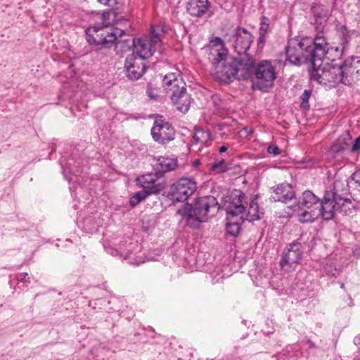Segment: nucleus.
Returning a JSON list of instances; mask_svg holds the SVG:
<instances>
[{
	"label": "nucleus",
	"mask_w": 360,
	"mask_h": 360,
	"mask_svg": "<svg viewBox=\"0 0 360 360\" xmlns=\"http://www.w3.org/2000/svg\"><path fill=\"white\" fill-rule=\"evenodd\" d=\"M212 101L217 108H218V109L222 108V107H221L222 101L219 95H217V94L213 95L212 96Z\"/></svg>",
	"instance_id": "38"
},
{
	"label": "nucleus",
	"mask_w": 360,
	"mask_h": 360,
	"mask_svg": "<svg viewBox=\"0 0 360 360\" xmlns=\"http://www.w3.org/2000/svg\"><path fill=\"white\" fill-rule=\"evenodd\" d=\"M307 342L309 343L310 347H315V344L310 340H309Z\"/></svg>",
	"instance_id": "46"
},
{
	"label": "nucleus",
	"mask_w": 360,
	"mask_h": 360,
	"mask_svg": "<svg viewBox=\"0 0 360 360\" xmlns=\"http://www.w3.org/2000/svg\"><path fill=\"white\" fill-rule=\"evenodd\" d=\"M211 7L209 0H188L186 10L192 17L202 18L209 13Z\"/></svg>",
	"instance_id": "17"
},
{
	"label": "nucleus",
	"mask_w": 360,
	"mask_h": 360,
	"mask_svg": "<svg viewBox=\"0 0 360 360\" xmlns=\"http://www.w3.org/2000/svg\"><path fill=\"white\" fill-rule=\"evenodd\" d=\"M244 130L248 133H252L253 131L251 129H249L248 127H245Z\"/></svg>",
	"instance_id": "47"
},
{
	"label": "nucleus",
	"mask_w": 360,
	"mask_h": 360,
	"mask_svg": "<svg viewBox=\"0 0 360 360\" xmlns=\"http://www.w3.org/2000/svg\"><path fill=\"white\" fill-rule=\"evenodd\" d=\"M340 184V182L335 181L333 189L332 191H327L323 199L319 202L317 213L324 220L328 221L334 217L335 212L336 211V202L335 201V188H338Z\"/></svg>",
	"instance_id": "12"
},
{
	"label": "nucleus",
	"mask_w": 360,
	"mask_h": 360,
	"mask_svg": "<svg viewBox=\"0 0 360 360\" xmlns=\"http://www.w3.org/2000/svg\"><path fill=\"white\" fill-rule=\"evenodd\" d=\"M193 139L195 143H205L210 140V134L207 131L195 128Z\"/></svg>",
	"instance_id": "30"
},
{
	"label": "nucleus",
	"mask_w": 360,
	"mask_h": 360,
	"mask_svg": "<svg viewBox=\"0 0 360 360\" xmlns=\"http://www.w3.org/2000/svg\"><path fill=\"white\" fill-rule=\"evenodd\" d=\"M228 148L225 146H221L219 149V153H223L224 152H226Z\"/></svg>",
	"instance_id": "45"
},
{
	"label": "nucleus",
	"mask_w": 360,
	"mask_h": 360,
	"mask_svg": "<svg viewBox=\"0 0 360 360\" xmlns=\"http://www.w3.org/2000/svg\"><path fill=\"white\" fill-rule=\"evenodd\" d=\"M352 137L349 132H345L340 135L339 138L332 144L330 152L333 154L343 153L346 151H350V143Z\"/></svg>",
	"instance_id": "23"
},
{
	"label": "nucleus",
	"mask_w": 360,
	"mask_h": 360,
	"mask_svg": "<svg viewBox=\"0 0 360 360\" xmlns=\"http://www.w3.org/2000/svg\"><path fill=\"white\" fill-rule=\"evenodd\" d=\"M269 18L263 15L260 18L259 34H266L269 29Z\"/></svg>",
	"instance_id": "34"
},
{
	"label": "nucleus",
	"mask_w": 360,
	"mask_h": 360,
	"mask_svg": "<svg viewBox=\"0 0 360 360\" xmlns=\"http://www.w3.org/2000/svg\"><path fill=\"white\" fill-rule=\"evenodd\" d=\"M146 94L150 98L155 99L157 98V96L153 94V87L151 83H148L147 84Z\"/></svg>",
	"instance_id": "40"
},
{
	"label": "nucleus",
	"mask_w": 360,
	"mask_h": 360,
	"mask_svg": "<svg viewBox=\"0 0 360 360\" xmlns=\"http://www.w3.org/2000/svg\"><path fill=\"white\" fill-rule=\"evenodd\" d=\"M346 192L340 191L338 188H335V198L336 202V211H338L344 214L351 213L352 210L354 208V205L352 200L345 196Z\"/></svg>",
	"instance_id": "21"
},
{
	"label": "nucleus",
	"mask_w": 360,
	"mask_h": 360,
	"mask_svg": "<svg viewBox=\"0 0 360 360\" xmlns=\"http://www.w3.org/2000/svg\"><path fill=\"white\" fill-rule=\"evenodd\" d=\"M340 288H345V284H344V283H341V285H340Z\"/></svg>",
	"instance_id": "50"
},
{
	"label": "nucleus",
	"mask_w": 360,
	"mask_h": 360,
	"mask_svg": "<svg viewBox=\"0 0 360 360\" xmlns=\"http://www.w3.org/2000/svg\"><path fill=\"white\" fill-rule=\"evenodd\" d=\"M106 15H109V13H105V12H104V13H103V18H107V17H106Z\"/></svg>",
	"instance_id": "49"
},
{
	"label": "nucleus",
	"mask_w": 360,
	"mask_h": 360,
	"mask_svg": "<svg viewBox=\"0 0 360 360\" xmlns=\"http://www.w3.org/2000/svg\"><path fill=\"white\" fill-rule=\"evenodd\" d=\"M162 85L176 109L183 113L188 112L191 98L181 79H179L175 73H169L164 77Z\"/></svg>",
	"instance_id": "5"
},
{
	"label": "nucleus",
	"mask_w": 360,
	"mask_h": 360,
	"mask_svg": "<svg viewBox=\"0 0 360 360\" xmlns=\"http://www.w3.org/2000/svg\"><path fill=\"white\" fill-rule=\"evenodd\" d=\"M151 193L143 188L142 191L136 192L129 200V205L131 207L136 206L140 202L143 200L148 195Z\"/></svg>",
	"instance_id": "31"
},
{
	"label": "nucleus",
	"mask_w": 360,
	"mask_h": 360,
	"mask_svg": "<svg viewBox=\"0 0 360 360\" xmlns=\"http://www.w3.org/2000/svg\"><path fill=\"white\" fill-rule=\"evenodd\" d=\"M245 205H248V198L240 190L234 189L223 198L222 208L228 216H240L245 210Z\"/></svg>",
	"instance_id": "11"
},
{
	"label": "nucleus",
	"mask_w": 360,
	"mask_h": 360,
	"mask_svg": "<svg viewBox=\"0 0 360 360\" xmlns=\"http://www.w3.org/2000/svg\"><path fill=\"white\" fill-rule=\"evenodd\" d=\"M245 60L242 72L245 80L250 79L256 89L264 92L274 86L277 72L276 67L271 60H262L256 63L252 55H248Z\"/></svg>",
	"instance_id": "4"
},
{
	"label": "nucleus",
	"mask_w": 360,
	"mask_h": 360,
	"mask_svg": "<svg viewBox=\"0 0 360 360\" xmlns=\"http://www.w3.org/2000/svg\"><path fill=\"white\" fill-rule=\"evenodd\" d=\"M124 68L127 76L131 80H138L145 73L147 65L145 60L130 54L125 59Z\"/></svg>",
	"instance_id": "14"
},
{
	"label": "nucleus",
	"mask_w": 360,
	"mask_h": 360,
	"mask_svg": "<svg viewBox=\"0 0 360 360\" xmlns=\"http://www.w3.org/2000/svg\"><path fill=\"white\" fill-rule=\"evenodd\" d=\"M161 44L158 32L154 27L150 28L149 37L134 38V48L131 55L146 60L151 57Z\"/></svg>",
	"instance_id": "8"
},
{
	"label": "nucleus",
	"mask_w": 360,
	"mask_h": 360,
	"mask_svg": "<svg viewBox=\"0 0 360 360\" xmlns=\"http://www.w3.org/2000/svg\"><path fill=\"white\" fill-rule=\"evenodd\" d=\"M359 150H360V136L355 139L354 144L350 147L351 152L357 151Z\"/></svg>",
	"instance_id": "41"
},
{
	"label": "nucleus",
	"mask_w": 360,
	"mask_h": 360,
	"mask_svg": "<svg viewBox=\"0 0 360 360\" xmlns=\"http://www.w3.org/2000/svg\"><path fill=\"white\" fill-rule=\"evenodd\" d=\"M311 96V91L305 89L302 94L300 96L301 98V104L300 107L302 109L308 110L309 108V99Z\"/></svg>",
	"instance_id": "33"
},
{
	"label": "nucleus",
	"mask_w": 360,
	"mask_h": 360,
	"mask_svg": "<svg viewBox=\"0 0 360 360\" xmlns=\"http://www.w3.org/2000/svg\"><path fill=\"white\" fill-rule=\"evenodd\" d=\"M300 41L301 54L306 58V64L311 65L308 70L311 80L323 84H352L354 73L352 64L353 57L335 65H323L328 46L324 36H316L313 40L308 38L300 39Z\"/></svg>",
	"instance_id": "1"
},
{
	"label": "nucleus",
	"mask_w": 360,
	"mask_h": 360,
	"mask_svg": "<svg viewBox=\"0 0 360 360\" xmlns=\"http://www.w3.org/2000/svg\"><path fill=\"white\" fill-rule=\"evenodd\" d=\"M270 200L271 202H280L287 203L295 198V192L290 184L283 183L272 187Z\"/></svg>",
	"instance_id": "16"
},
{
	"label": "nucleus",
	"mask_w": 360,
	"mask_h": 360,
	"mask_svg": "<svg viewBox=\"0 0 360 360\" xmlns=\"http://www.w3.org/2000/svg\"><path fill=\"white\" fill-rule=\"evenodd\" d=\"M307 240H309V244H308V248H313V245H314V237L311 236H309L307 237Z\"/></svg>",
	"instance_id": "44"
},
{
	"label": "nucleus",
	"mask_w": 360,
	"mask_h": 360,
	"mask_svg": "<svg viewBox=\"0 0 360 360\" xmlns=\"http://www.w3.org/2000/svg\"><path fill=\"white\" fill-rule=\"evenodd\" d=\"M352 181H354L356 188L360 191V169L356 170L350 176Z\"/></svg>",
	"instance_id": "37"
},
{
	"label": "nucleus",
	"mask_w": 360,
	"mask_h": 360,
	"mask_svg": "<svg viewBox=\"0 0 360 360\" xmlns=\"http://www.w3.org/2000/svg\"><path fill=\"white\" fill-rule=\"evenodd\" d=\"M248 55L231 56L227 49L214 48L208 53V60L212 64V75L218 81L229 83L233 79L245 80L243 77L242 69L245 67Z\"/></svg>",
	"instance_id": "2"
},
{
	"label": "nucleus",
	"mask_w": 360,
	"mask_h": 360,
	"mask_svg": "<svg viewBox=\"0 0 360 360\" xmlns=\"http://www.w3.org/2000/svg\"><path fill=\"white\" fill-rule=\"evenodd\" d=\"M267 152L269 154H273L274 155H278L281 153V150L277 146L270 145L267 148Z\"/></svg>",
	"instance_id": "39"
},
{
	"label": "nucleus",
	"mask_w": 360,
	"mask_h": 360,
	"mask_svg": "<svg viewBox=\"0 0 360 360\" xmlns=\"http://www.w3.org/2000/svg\"><path fill=\"white\" fill-rule=\"evenodd\" d=\"M199 164H200V160H195L194 161V162H193L194 166H196V165H198Z\"/></svg>",
	"instance_id": "48"
},
{
	"label": "nucleus",
	"mask_w": 360,
	"mask_h": 360,
	"mask_svg": "<svg viewBox=\"0 0 360 360\" xmlns=\"http://www.w3.org/2000/svg\"><path fill=\"white\" fill-rule=\"evenodd\" d=\"M266 34H259V38L257 39V46L259 48H262L265 44Z\"/></svg>",
	"instance_id": "42"
},
{
	"label": "nucleus",
	"mask_w": 360,
	"mask_h": 360,
	"mask_svg": "<svg viewBox=\"0 0 360 360\" xmlns=\"http://www.w3.org/2000/svg\"><path fill=\"white\" fill-rule=\"evenodd\" d=\"M113 46H115L117 54H122L126 53L129 51L131 48H134V38L119 39L115 41Z\"/></svg>",
	"instance_id": "28"
},
{
	"label": "nucleus",
	"mask_w": 360,
	"mask_h": 360,
	"mask_svg": "<svg viewBox=\"0 0 360 360\" xmlns=\"http://www.w3.org/2000/svg\"><path fill=\"white\" fill-rule=\"evenodd\" d=\"M311 11L314 16L315 24L321 25L327 22L329 17V10L326 6L314 4L311 6Z\"/></svg>",
	"instance_id": "24"
},
{
	"label": "nucleus",
	"mask_w": 360,
	"mask_h": 360,
	"mask_svg": "<svg viewBox=\"0 0 360 360\" xmlns=\"http://www.w3.org/2000/svg\"><path fill=\"white\" fill-rule=\"evenodd\" d=\"M318 216V213L315 209H304L301 210L299 216V221L302 223H307L313 221Z\"/></svg>",
	"instance_id": "29"
},
{
	"label": "nucleus",
	"mask_w": 360,
	"mask_h": 360,
	"mask_svg": "<svg viewBox=\"0 0 360 360\" xmlns=\"http://www.w3.org/2000/svg\"><path fill=\"white\" fill-rule=\"evenodd\" d=\"M29 279H30V277L28 276L27 273L21 274L18 276V280L19 282H29L30 283V281H29Z\"/></svg>",
	"instance_id": "43"
},
{
	"label": "nucleus",
	"mask_w": 360,
	"mask_h": 360,
	"mask_svg": "<svg viewBox=\"0 0 360 360\" xmlns=\"http://www.w3.org/2000/svg\"><path fill=\"white\" fill-rule=\"evenodd\" d=\"M161 178L158 176L157 172L143 174L138 178L141 187L152 194L158 193L160 190V183H158V179Z\"/></svg>",
	"instance_id": "20"
},
{
	"label": "nucleus",
	"mask_w": 360,
	"mask_h": 360,
	"mask_svg": "<svg viewBox=\"0 0 360 360\" xmlns=\"http://www.w3.org/2000/svg\"><path fill=\"white\" fill-rule=\"evenodd\" d=\"M219 209L217 198L212 195H206L196 198L191 204H185L183 208L178 210V213L182 216L187 226L199 229L202 223L214 217Z\"/></svg>",
	"instance_id": "3"
},
{
	"label": "nucleus",
	"mask_w": 360,
	"mask_h": 360,
	"mask_svg": "<svg viewBox=\"0 0 360 360\" xmlns=\"http://www.w3.org/2000/svg\"><path fill=\"white\" fill-rule=\"evenodd\" d=\"M301 41L299 39H290L285 48L286 62L295 66L306 64V58L301 54Z\"/></svg>",
	"instance_id": "15"
},
{
	"label": "nucleus",
	"mask_w": 360,
	"mask_h": 360,
	"mask_svg": "<svg viewBox=\"0 0 360 360\" xmlns=\"http://www.w3.org/2000/svg\"><path fill=\"white\" fill-rule=\"evenodd\" d=\"M328 46L329 45L328 44V46L326 49L327 50V53L325 57L330 59L331 56H334V58H331L332 62H335V61H336L337 59H338L340 60L338 62V63H339L340 62H344L346 59L351 57V56H349V57H347L345 59L342 60V58H343V56L345 53V47L340 48V47L337 46V47L329 48ZM352 57H353L352 61H354L355 58L354 56H352ZM335 64H337V63L328 64V65H335ZM352 66H354L353 62H352ZM326 65H328V64H326ZM353 68L355 69L354 67H353Z\"/></svg>",
	"instance_id": "26"
},
{
	"label": "nucleus",
	"mask_w": 360,
	"mask_h": 360,
	"mask_svg": "<svg viewBox=\"0 0 360 360\" xmlns=\"http://www.w3.org/2000/svg\"><path fill=\"white\" fill-rule=\"evenodd\" d=\"M257 195L254 196L248 205H245V210L240 214L241 221L245 220L250 222L259 219L264 214V212L260 209Z\"/></svg>",
	"instance_id": "19"
},
{
	"label": "nucleus",
	"mask_w": 360,
	"mask_h": 360,
	"mask_svg": "<svg viewBox=\"0 0 360 360\" xmlns=\"http://www.w3.org/2000/svg\"><path fill=\"white\" fill-rule=\"evenodd\" d=\"M320 200L310 191H306L302 193V196L300 198L297 204L295 206L297 211L304 209H318Z\"/></svg>",
	"instance_id": "22"
},
{
	"label": "nucleus",
	"mask_w": 360,
	"mask_h": 360,
	"mask_svg": "<svg viewBox=\"0 0 360 360\" xmlns=\"http://www.w3.org/2000/svg\"><path fill=\"white\" fill-rule=\"evenodd\" d=\"M229 169L227 165H226L224 160H215L210 167V170L221 173L226 172Z\"/></svg>",
	"instance_id": "32"
},
{
	"label": "nucleus",
	"mask_w": 360,
	"mask_h": 360,
	"mask_svg": "<svg viewBox=\"0 0 360 360\" xmlns=\"http://www.w3.org/2000/svg\"><path fill=\"white\" fill-rule=\"evenodd\" d=\"M231 217L227 215L226 232L232 236H237L240 230V226L243 223L240 220V216Z\"/></svg>",
	"instance_id": "27"
},
{
	"label": "nucleus",
	"mask_w": 360,
	"mask_h": 360,
	"mask_svg": "<svg viewBox=\"0 0 360 360\" xmlns=\"http://www.w3.org/2000/svg\"><path fill=\"white\" fill-rule=\"evenodd\" d=\"M303 245H307V241L304 240V236L287 245L280 261L282 271L288 273L295 269L302 257L304 249Z\"/></svg>",
	"instance_id": "9"
},
{
	"label": "nucleus",
	"mask_w": 360,
	"mask_h": 360,
	"mask_svg": "<svg viewBox=\"0 0 360 360\" xmlns=\"http://www.w3.org/2000/svg\"><path fill=\"white\" fill-rule=\"evenodd\" d=\"M98 3L110 8L111 10L117 8L119 0H97Z\"/></svg>",
	"instance_id": "36"
},
{
	"label": "nucleus",
	"mask_w": 360,
	"mask_h": 360,
	"mask_svg": "<svg viewBox=\"0 0 360 360\" xmlns=\"http://www.w3.org/2000/svg\"><path fill=\"white\" fill-rule=\"evenodd\" d=\"M152 166L154 172H157L158 176L162 177L165 173L176 169L177 159L176 158L158 157L154 158Z\"/></svg>",
	"instance_id": "18"
},
{
	"label": "nucleus",
	"mask_w": 360,
	"mask_h": 360,
	"mask_svg": "<svg viewBox=\"0 0 360 360\" xmlns=\"http://www.w3.org/2000/svg\"><path fill=\"white\" fill-rule=\"evenodd\" d=\"M226 44L231 46L237 56L250 55L248 53L253 40L254 36L245 28L237 27L227 31L224 35Z\"/></svg>",
	"instance_id": "7"
},
{
	"label": "nucleus",
	"mask_w": 360,
	"mask_h": 360,
	"mask_svg": "<svg viewBox=\"0 0 360 360\" xmlns=\"http://www.w3.org/2000/svg\"><path fill=\"white\" fill-rule=\"evenodd\" d=\"M196 191V183L193 179L181 178L165 191L173 202H184Z\"/></svg>",
	"instance_id": "10"
},
{
	"label": "nucleus",
	"mask_w": 360,
	"mask_h": 360,
	"mask_svg": "<svg viewBox=\"0 0 360 360\" xmlns=\"http://www.w3.org/2000/svg\"><path fill=\"white\" fill-rule=\"evenodd\" d=\"M153 140L160 144L165 145L174 140L176 134L174 127L167 122L162 120H155L151 129Z\"/></svg>",
	"instance_id": "13"
},
{
	"label": "nucleus",
	"mask_w": 360,
	"mask_h": 360,
	"mask_svg": "<svg viewBox=\"0 0 360 360\" xmlns=\"http://www.w3.org/2000/svg\"><path fill=\"white\" fill-rule=\"evenodd\" d=\"M212 46L211 47H209L208 48V51H209V53L210 52L211 49L215 48L217 49H218V51H222V49H226L225 47H224V43L225 41H224V38L223 37V39L219 37H214V39L213 40H212Z\"/></svg>",
	"instance_id": "35"
},
{
	"label": "nucleus",
	"mask_w": 360,
	"mask_h": 360,
	"mask_svg": "<svg viewBox=\"0 0 360 360\" xmlns=\"http://www.w3.org/2000/svg\"><path fill=\"white\" fill-rule=\"evenodd\" d=\"M324 272L328 276L337 277L341 272V266L333 256L327 257L323 266Z\"/></svg>",
	"instance_id": "25"
},
{
	"label": "nucleus",
	"mask_w": 360,
	"mask_h": 360,
	"mask_svg": "<svg viewBox=\"0 0 360 360\" xmlns=\"http://www.w3.org/2000/svg\"><path fill=\"white\" fill-rule=\"evenodd\" d=\"M125 31L110 25L94 26L86 30V39L91 46L110 49L117 39H122Z\"/></svg>",
	"instance_id": "6"
}]
</instances>
